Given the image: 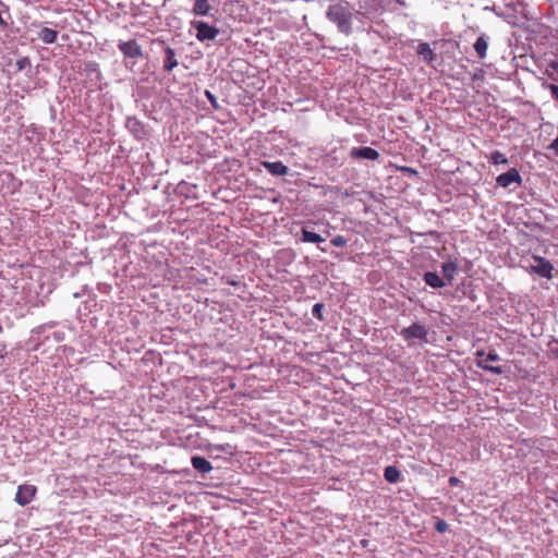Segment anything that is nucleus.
I'll return each instance as SVG.
<instances>
[{
    "label": "nucleus",
    "mask_w": 558,
    "mask_h": 558,
    "mask_svg": "<svg viewBox=\"0 0 558 558\" xmlns=\"http://www.w3.org/2000/svg\"><path fill=\"white\" fill-rule=\"evenodd\" d=\"M399 335L405 341L420 340L428 342V329L420 323H413L409 327L402 328Z\"/></svg>",
    "instance_id": "f03ea898"
},
{
    "label": "nucleus",
    "mask_w": 558,
    "mask_h": 558,
    "mask_svg": "<svg viewBox=\"0 0 558 558\" xmlns=\"http://www.w3.org/2000/svg\"><path fill=\"white\" fill-rule=\"evenodd\" d=\"M418 56H421L425 61L430 62L434 60L435 53L430 49L429 44L420 43L416 49Z\"/></svg>",
    "instance_id": "6ab92c4d"
},
{
    "label": "nucleus",
    "mask_w": 558,
    "mask_h": 558,
    "mask_svg": "<svg viewBox=\"0 0 558 558\" xmlns=\"http://www.w3.org/2000/svg\"><path fill=\"white\" fill-rule=\"evenodd\" d=\"M191 463L192 466L202 474H207L213 470L211 463L201 456H193Z\"/></svg>",
    "instance_id": "f8f14e48"
},
{
    "label": "nucleus",
    "mask_w": 558,
    "mask_h": 558,
    "mask_svg": "<svg viewBox=\"0 0 558 558\" xmlns=\"http://www.w3.org/2000/svg\"><path fill=\"white\" fill-rule=\"evenodd\" d=\"M205 95H206L207 99L209 100V102H210L215 108H217V107H218V105H217V99H216V97H215V96H214L209 90H206V92H205Z\"/></svg>",
    "instance_id": "bb28decb"
},
{
    "label": "nucleus",
    "mask_w": 558,
    "mask_h": 558,
    "mask_svg": "<svg viewBox=\"0 0 558 558\" xmlns=\"http://www.w3.org/2000/svg\"><path fill=\"white\" fill-rule=\"evenodd\" d=\"M262 166L272 175L281 177L288 173V167L281 161H263Z\"/></svg>",
    "instance_id": "9d476101"
},
{
    "label": "nucleus",
    "mask_w": 558,
    "mask_h": 558,
    "mask_svg": "<svg viewBox=\"0 0 558 558\" xmlns=\"http://www.w3.org/2000/svg\"><path fill=\"white\" fill-rule=\"evenodd\" d=\"M159 46H161L165 51L162 68L166 72H170L178 65L175 52L170 47H163V43H159Z\"/></svg>",
    "instance_id": "1a4fd4ad"
},
{
    "label": "nucleus",
    "mask_w": 558,
    "mask_h": 558,
    "mask_svg": "<svg viewBox=\"0 0 558 558\" xmlns=\"http://www.w3.org/2000/svg\"><path fill=\"white\" fill-rule=\"evenodd\" d=\"M441 271H442L444 278L446 280H448L449 282H451L458 272L457 262L448 260V262L444 263L441 266Z\"/></svg>",
    "instance_id": "4468645a"
},
{
    "label": "nucleus",
    "mask_w": 558,
    "mask_h": 558,
    "mask_svg": "<svg viewBox=\"0 0 558 558\" xmlns=\"http://www.w3.org/2000/svg\"><path fill=\"white\" fill-rule=\"evenodd\" d=\"M535 264L531 266L533 272L541 277L550 279L553 277L554 267L550 262L544 257L534 256Z\"/></svg>",
    "instance_id": "0eeeda50"
},
{
    "label": "nucleus",
    "mask_w": 558,
    "mask_h": 558,
    "mask_svg": "<svg viewBox=\"0 0 558 558\" xmlns=\"http://www.w3.org/2000/svg\"><path fill=\"white\" fill-rule=\"evenodd\" d=\"M459 483H460V481H459L457 477H454V476H451V477L449 478V484H450L451 486H457Z\"/></svg>",
    "instance_id": "cd10ccee"
},
{
    "label": "nucleus",
    "mask_w": 558,
    "mask_h": 558,
    "mask_svg": "<svg viewBox=\"0 0 558 558\" xmlns=\"http://www.w3.org/2000/svg\"><path fill=\"white\" fill-rule=\"evenodd\" d=\"M37 494V487L31 484H23L17 487L14 501L24 507L31 504Z\"/></svg>",
    "instance_id": "39448f33"
},
{
    "label": "nucleus",
    "mask_w": 558,
    "mask_h": 558,
    "mask_svg": "<svg viewBox=\"0 0 558 558\" xmlns=\"http://www.w3.org/2000/svg\"><path fill=\"white\" fill-rule=\"evenodd\" d=\"M330 243L336 247H342L347 244V239L343 235H336Z\"/></svg>",
    "instance_id": "5701e85b"
},
{
    "label": "nucleus",
    "mask_w": 558,
    "mask_h": 558,
    "mask_svg": "<svg viewBox=\"0 0 558 558\" xmlns=\"http://www.w3.org/2000/svg\"><path fill=\"white\" fill-rule=\"evenodd\" d=\"M424 281L426 284L434 289H439L446 286L445 280L435 271H427L424 274Z\"/></svg>",
    "instance_id": "ddd939ff"
},
{
    "label": "nucleus",
    "mask_w": 558,
    "mask_h": 558,
    "mask_svg": "<svg viewBox=\"0 0 558 558\" xmlns=\"http://www.w3.org/2000/svg\"><path fill=\"white\" fill-rule=\"evenodd\" d=\"M326 17L337 25L340 33L349 35L352 32L353 13L349 2L330 4L326 12Z\"/></svg>",
    "instance_id": "f257e3e1"
},
{
    "label": "nucleus",
    "mask_w": 558,
    "mask_h": 558,
    "mask_svg": "<svg viewBox=\"0 0 558 558\" xmlns=\"http://www.w3.org/2000/svg\"><path fill=\"white\" fill-rule=\"evenodd\" d=\"M323 311H324V304L323 303H316L314 304L313 308H312V315L317 318L318 320L323 322L325 320L324 316H323Z\"/></svg>",
    "instance_id": "4be33fe9"
},
{
    "label": "nucleus",
    "mask_w": 558,
    "mask_h": 558,
    "mask_svg": "<svg viewBox=\"0 0 558 558\" xmlns=\"http://www.w3.org/2000/svg\"><path fill=\"white\" fill-rule=\"evenodd\" d=\"M476 355L478 356V359L475 362L477 367L486 372H490L495 375L502 374L504 371L500 366H494L488 364L489 362H497L500 360V356L495 351H490L487 354H485L483 351H477Z\"/></svg>",
    "instance_id": "7ed1b4c3"
},
{
    "label": "nucleus",
    "mask_w": 558,
    "mask_h": 558,
    "mask_svg": "<svg viewBox=\"0 0 558 558\" xmlns=\"http://www.w3.org/2000/svg\"><path fill=\"white\" fill-rule=\"evenodd\" d=\"M551 66H553L554 69H557V68H558V63L553 62V63H551Z\"/></svg>",
    "instance_id": "c85d7f7f"
},
{
    "label": "nucleus",
    "mask_w": 558,
    "mask_h": 558,
    "mask_svg": "<svg viewBox=\"0 0 558 558\" xmlns=\"http://www.w3.org/2000/svg\"><path fill=\"white\" fill-rule=\"evenodd\" d=\"M350 157L353 159L377 160L379 158V153L368 146L353 147L350 150Z\"/></svg>",
    "instance_id": "6e6552de"
},
{
    "label": "nucleus",
    "mask_w": 558,
    "mask_h": 558,
    "mask_svg": "<svg viewBox=\"0 0 558 558\" xmlns=\"http://www.w3.org/2000/svg\"><path fill=\"white\" fill-rule=\"evenodd\" d=\"M301 241L306 243H320L324 239L319 234L303 228Z\"/></svg>",
    "instance_id": "aec40b11"
},
{
    "label": "nucleus",
    "mask_w": 558,
    "mask_h": 558,
    "mask_svg": "<svg viewBox=\"0 0 558 558\" xmlns=\"http://www.w3.org/2000/svg\"><path fill=\"white\" fill-rule=\"evenodd\" d=\"M38 38L45 44H53L58 38V32L49 27H44L39 32Z\"/></svg>",
    "instance_id": "f3484780"
},
{
    "label": "nucleus",
    "mask_w": 558,
    "mask_h": 558,
    "mask_svg": "<svg viewBox=\"0 0 558 558\" xmlns=\"http://www.w3.org/2000/svg\"><path fill=\"white\" fill-rule=\"evenodd\" d=\"M548 149L558 157V136L548 145Z\"/></svg>",
    "instance_id": "a878e982"
},
{
    "label": "nucleus",
    "mask_w": 558,
    "mask_h": 558,
    "mask_svg": "<svg viewBox=\"0 0 558 558\" xmlns=\"http://www.w3.org/2000/svg\"><path fill=\"white\" fill-rule=\"evenodd\" d=\"M384 477L388 483L395 484L400 481L401 472L397 466L389 465L386 466L384 470Z\"/></svg>",
    "instance_id": "dca6fc26"
},
{
    "label": "nucleus",
    "mask_w": 558,
    "mask_h": 558,
    "mask_svg": "<svg viewBox=\"0 0 558 558\" xmlns=\"http://www.w3.org/2000/svg\"><path fill=\"white\" fill-rule=\"evenodd\" d=\"M211 9L210 0H195L193 12L195 15L206 16L210 13Z\"/></svg>",
    "instance_id": "2eb2a0df"
},
{
    "label": "nucleus",
    "mask_w": 558,
    "mask_h": 558,
    "mask_svg": "<svg viewBox=\"0 0 558 558\" xmlns=\"http://www.w3.org/2000/svg\"><path fill=\"white\" fill-rule=\"evenodd\" d=\"M489 161L494 165H506L508 163V158L499 150H495L489 155Z\"/></svg>",
    "instance_id": "412c9836"
},
{
    "label": "nucleus",
    "mask_w": 558,
    "mask_h": 558,
    "mask_svg": "<svg viewBox=\"0 0 558 558\" xmlns=\"http://www.w3.org/2000/svg\"><path fill=\"white\" fill-rule=\"evenodd\" d=\"M435 529L438 533H445L448 531V523L445 520H437L435 523Z\"/></svg>",
    "instance_id": "b1692460"
},
{
    "label": "nucleus",
    "mask_w": 558,
    "mask_h": 558,
    "mask_svg": "<svg viewBox=\"0 0 558 558\" xmlns=\"http://www.w3.org/2000/svg\"><path fill=\"white\" fill-rule=\"evenodd\" d=\"M191 26L196 31V38L199 41L214 40L220 31L203 21H192Z\"/></svg>",
    "instance_id": "20e7f679"
},
{
    "label": "nucleus",
    "mask_w": 558,
    "mask_h": 558,
    "mask_svg": "<svg viewBox=\"0 0 558 558\" xmlns=\"http://www.w3.org/2000/svg\"><path fill=\"white\" fill-rule=\"evenodd\" d=\"M119 48L125 58H135L140 54V46L135 39L121 41Z\"/></svg>",
    "instance_id": "9b49d317"
},
{
    "label": "nucleus",
    "mask_w": 558,
    "mask_h": 558,
    "mask_svg": "<svg viewBox=\"0 0 558 558\" xmlns=\"http://www.w3.org/2000/svg\"><path fill=\"white\" fill-rule=\"evenodd\" d=\"M496 183L504 189H508L512 184L520 185L522 183V178L515 168H511L507 172L499 174L496 178Z\"/></svg>",
    "instance_id": "423d86ee"
},
{
    "label": "nucleus",
    "mask_w": 558,
    "mask_h": 558,
    "mask_svg": "<svg viewBox=\"0 0 558 558\" xmlns=\"http://www.w3.org/2000/svg\"><path fill=\"white\" fill-rule=\"evenodd\" d=\"M548 89L550 90L551 97L558 101V85L549 84Z\"/></svg>",
    "instance_id": "393cba45"
},
{
    "label": "nucleus",
    "mask_w": 558,
    "mask_h": 558,
    "mask_svg": "<svg viewBox=\"0 0 558 558\" xmlns=\"http://www.w3.org/2000/svg\"><path fill=\"white\" fill-rule=\"evenodd\" d=\"M473 47H474V50L476 51L478 58H481V59L485 58L487 54V48H488V40L485 37V35L477 37Z\"/></svg>",
    "instance_id": "a211bd4d"
}]
</instances>
